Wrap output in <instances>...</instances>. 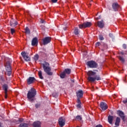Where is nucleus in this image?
I'll use <instances>...</instances> for the list:
<instances>
[{
  "mask_svg": "<svg viewBox=\"0 0 127 127\" xmlns=\"http://www.w3.org/2000/svg\"><path fill=\"white\" fill-rule=\"evenodd\" d=\"M43 69L44 71L49 75V76H52L53 73L51 72V67L49 66V63L45 62L42 64Z\"/></svg>",
  "mask_w": 127,
  "mask_h": 127,
  "instance_id": "f257e3e1",
  "label": "nucleus"
},
{
  "mask_svg": "<svg viewBox=\"0 0 127 127\" xmlns=\"http://www.w3.org/2000/svg\"><path fill=\"white\" fill-rule=\"evenodd\" d=\"M27 98L30 101H33L32 98H34L36 96V90L33 88H31V89L28 92Z\"/></svg>",
  "mask_w": 127,
  "mask_h": 127,
  "instance_id": "f03ea898",
  "label": "nucleus"
},
{
  "mask_svg": "<svg viewBox=\"0 0 127 127\" xmlns=\"http://www.w3.org/2000/svg\"><path fill=\"white\" fill-rule=\"evenodd\" d=\"M5 68V75L7 76H10L11 75V65H10V62L8 61L4 65Z\"/></svg>",
  "mask_w": 127,
  "mask_h": 127,
  "instance_id": "7ed1b4c3",
  "label": "nucleus"
},
{
  "mask_svg": "<svg viewBox=\"0 0 127 127\" xmlns=\"http://www.w3.org/2000/svg\"><path fill=\"white\" fill-rule=\"evenodd\" d=\"M86 65L89 68H97L98 67V64L93 61H90L87 62Z\"/></svg>",
  "mask_w": 127,
  "mask_h": 127,
  "instance_id": "20e7f679",
  "label": "nucleus"
},
{
  "mask_svg": "<svg viewBox=\"0 0 127 127\" xmlns=\"http://www.w3.org/2000/svg\"><path fill=\"white\" fill-rule=\"evenodd\" d=\"M79 28H87V27H90L92 26V23L91 22H85L82 24L78 25Z\"/></svg>",
  "mask_w": 127,
  "mask_h": 127,
  "instance_id": "39448f33",
  "label": "nucleus"
},
{
  "mask_svg": "<svg viewBox=\"0 0 127 127\" xmlns=\"http://www.w3.org/2000/svg\"><path fill=\"white\" fill-rule=\"evenodd\" d=\"M21 54L25 61H26L27 62L30 61V57H29V56H28V53H25V52H22Z\"/></svg>",
  "mask_w": 127,
  "mask_h": 127,
  "instance_id": "423d86ee",
  "label": "nucleus"
},
{
  "mask_svg": "<svg viewBox=\"0 0 127 127\" xmlns=\"http://www.w3.org/2000/svg\"><path fill=\"white\" fill-rule=\"evenodd\" d=\"M88 77L87 78V79L88 80V81L89 82H91V80L90 79V78H94V76L95 75H96V72H94L92 70H89L88 71V72L87 73Z\"/></svg>",
  "mask_w": 127,
  "mask_h": 127,
  "instance_id": "0eeeda50",
  "label": "nucleus"
},
{
  "mask_svg": "<svg viewBox=\"0 0 127 127\" xmlns=\"http://www.w3.org/2000/svg\"><path fill=\"white\" fill-rule=\"evenodd\" d=\"M3 90L4 91L5 99H7V90H8V85L6 84H4L2 86Z\"/></svg>",
  "mask_w": 127,
  "mask_h": 127,
  "instance_id": "6e6552de",
  "label": "nucleus"
},
{
  "mask_svg": "<svg viewBox=\"0 0 127 127\" xmlns=\"http://www.w3.org/2000/svg\"><path fill=\"white\" fill-rule=\"evenodd\" d=\"M59 124L61 127L65 126V119L63 117H61L59 119Z\"/></svg>",
  "mask_w": 127,
  "mask_h": 127,
  "instance_id": "1a4fd4ad",
  "label": "nucleus"
},
{
  "mask_svg": "<svg viewBox=\"0 0 127 127\" xmlns=\"http://www.w3.org/2000/svg\"><path fill=\"white\" fill-rule=\"evenodd\" d=\"M51 41V38L50 37H47L43 40L44 45H46V44H48V43H50Z\"/></svg>",
  "mask_w": 127,
  "mask_h": 127,
  "instance_id": "9d476101",
  "label": "nucleus"
},
{
  "mask_svg": "<svg viewBox=\"0 0 127 127\" xmlns=\"http://www.w3.org/2000/svg\"><path fill=\"white\" fill-rule=\"evenodd\" d=\"M112 7L115 11H118V10H119V8H120L121 6H120V5H119L118 3L115 2L113 3Z\"/></svg>",
  "mask_w": 127,
  "mask_h": 127,
  "instance_id": "9b49d317",
  "label": "nucleus"
},
{
  "mask_svg": "<svg viewBox=\"0 0 127 127\" xmlns=\"http://www.w3.org/2000/svg\"><path fill=\"white\" fill-rule=\"evenodd\" d=\"M100 108L102 109V111H106V110L108 109V105L105 102H101Z\"/></svg>",
  "mask_w": 127,
  "mask_h": 127,
  "instance_id": "f8f14e48",
  "label": "nucleus"
},
{
  "mask_svg": "<svg viewBox=\"0 0 127 127\" xmlns=\"http://www.w3.org/2000/svg\"><path fill=\"white\" fill-rule=\"evenodd\" d=\"M89 79H90L91 82H95L96 80H97V81H100V80H101V77L99 75H96L94 77V78L90 77Z\"/></svg>",
  "mask_w": 127,
  "mask_h": 127,
  "instance_id": "ddd939ff",
  "label": "nucleus"
},
{
  "mask_svg": "<svg viewBox=\"0 0 127 127\" xmlns=\"http://www.w3.org/2000/svg\"><path fill=\"white\" fill-rule=\"evenodd\" d=\"M35 81V78L33 77H30L27 80V83L28 85H30V84H32L33 82Z\"/></svg>",
  "mask_w": 127,
  "mask_h": 127,
  "instance_id": "4468645a",
  "label": "nucleus"
},
{
  "mask_svg": "<svg viewBox=\"0 0 127 127\" xmlns=\"http://www.w3.org/2000/svg\"><path fill=\"white\" fill-rule=\"evenodd\" d=\"M33 127H41V123L39 121H36L33 123Z\"/></svg>",
  "mask_w": 127,
  "mask_h": 127,
  "instance_id": "2eb2a0df",
  "label": "nucleus"
},
{
  "mask_svg": "<svg viewBox=\"0 0 127 127\" xmlns=\"http://www.w3.org/2000/svg\"><path fill=\"white\" fill-rule=\"evenodd\" d=\"M83 90H80L76 92V96L77 98H82V97H83Z\"/></svg>",
  "mask_w": 127,
  "mask_h": 127,
  "instance_id": "dca6fc26",
  "label": "nucleus"
},
{
  "mask_svg": "<svg viewBox=\"0 0 127 127\" xmlns=\"http://www.w3.org/2000/svg\"><path fill=\"white\" fill-rule=\"evenodd\" d=\"M118 114L119 115L120 117H121V119H122L123 121L125 122V114L124 112H123L121 111H118Z\"/></svg>",
  "mask_w": 127,
  "mask_h": 127,
  "instance_id": "f3484780",
  "label": "nucleus"
},
{
  "mask_svg": "<svg viewBox=\"0 0 127 127\" xmlns=\"http://www.w3.org/2000/svg\"><path fill=\"white\" fill-rule=\"evenodd\" d=\"M38 43V40L37 38H34L32 40V46H34L36 45Z\"/></svg>",
  "mask_w": 127,
  "mask_h": 127,
  "instance_id": "a211bd4d",
  "label": "nucleus"
},
{
  "mask_svg": "<svg viewBox=\"0 0 127 127\" xmlns=\"http://www.w3.org/2000/svg\"><path fill=\"white\" fill-rule=\"evenodd\" d=\"M98 27L100 28H103L104 27V21L102 20L101 21H98L97 22Z\"/></svg>",
  "mask_w": 127,
  "mask_h": 127,
  "instance_id": "6ab92c4d",
  "label": "nucleus"
},
{
  "mask_svg": "<svg viewBox=\"0 0 127 127\" xmlns=\"http://www.w3.org/2000/svg\"><path fill=\"white\" fill-rule=\"evenodd\" d=\"M113 121H114V117L110 115L108 116V122L110 125H112L113 124Z\"/></svg>",
  "mask_w": 127,
  "mask_h": 127,
  "instance_id": "aec40b11",
  "label": "nucleus"
},
{
  "mask_svg": "<svg viewBox=\"0 0 127 127\" xmlns=\"http://www.w3.org/2000/svg\"><path fill=\"white\" fill-rule=\"evenodd\" d=\"M120 123H121V119L117 117L115 124V126L119 127L120 126Z\"/></svg>",
  "mask_w": 127,
  "mask_h": 127,
  "instance_id": "412c9836",
  "label": "nucleus"
},
{
  "mask_svg": "<svg viewBox=\"0 0 127 127\" xmlns=\"http://www.w3.org/2000/svg\"><path fill=\"white\" fill-rule=\"evenodd\" d=\"M73 32L75 35H79V33H80V30H79V29L78 28L76 27L74 28Z\"/></svg>",
  "mask_w": 127,
  "mask_h": 127,
  "instance_id": "4be33fe9",
  "label": "nucleus"
},
{
  "mask_svg": "<svg viewBox=\"0 0 127 127\" xmlns=\"http://www.w3.org/2000/svg\"><path fill=\"white\" fill-rule=\"evenodd\" d=\"M64 72L65 73V74H67V75H69V74L71 73V69L69 68H66Z\"/></svg>",
  "mask_w": 127,
  "mask_h": 127,
  "instance_id": "5701e85b",
  "label": "nucleus"
},
{
  "mask_svg": "<svg viewBox=\"0 0 127 127\" xmlns=\"http://www.w3.org/2000/svg\"><path fill=\"white\" fill-rule=\"evenodd\" d=\"M38 76L40 78V79H41L42 80H43L44 77H43V76H42V71H38Z\"/></svg>",
  "mask_w": 127,
  "mask_h": 127,
  "instance_id": "b1692460",
  "label": "nucleus"
},
{
  "mask_svg": "<svg viewBox=\"0 0 127 127\" xmlns=\"http://www.w3.org/2000/svg\"><path fill=\"white\" fill-rule=\"evenodd\" d=\"M65 76H66V73H65L64 71L62 72L60 74V77L61 78H62V79H64V78H65Z\"/></svg>",
  "mask_w": 127,
  "mask_h": 127,
  "instance_id": "393cba45",
  "label": "nucleus"
},
{
  "mask_svg": "<svg viewBox=\"0 0 127 127\" xmlns=\"http://www.w3.org/2000/svg\"><path fill=\"white\" fill-rule=\"evenodd\" d=\"M10 24L11 26H15V25H17V22L15 21L14 23H13L12 21H10Z\"/></svg>",
  "mask_w": 127,
  "mask_h": 127,
  "instance_id": "a878e982",
  "label": "nucleus"
},
{
  "mask_svg": "<svg viewBox=\"0 0 127 127\" xmlns=\"http://www.w3.org/2000/svg\"><path fill=\"white\" fill-rule=\"evenodd\" d=\"M75 120L78 121H82V117L80 115H78L76 117Z\"/></svg>",
  "mask_w": 127,
  "mask_h": 127,
  "instance_id": "bb28decb",
  "label": "nucleus"
},
{
  "mask_svg": "<svg viewBox=\"0 0 127 127\" xmlns=\"http://www.w3.org/2000/svg\"><path fill=\"white\" fill-rule=\"evenodd\" d=\"M20 127H28V125L26 123H21L20 124Z\"/></svg>",
  "mask_w": 127,
  "mask_h": 127,
  "instance_id": "cd10ccee",
  "label": "nucleus"
},
{
  "mask_svg": "<svg viewBox=\"0 0 127 127\" xmlns=\"http://www.w3.org/2000/svg\"><path fill=\"white\" fill-rule=\"evenodd\" d=\"M25 33L26 34H30V30H29V29L27 27L25 29Z\"/></svg>",
  "mask_w": 127,
  "mask_h": 127,
  "instance_id": "c85d7f7f",
  "label": "nucleus"
},
{
  "mask_svg": "<svg viewBox=\"0 0 127 127\" xmlns=\"http://www.w3.org/2000/svg\"><path fill=\"white\" fill-rule=\"evenodd\" d=\"M39 58V56H38V55H36L34 57V59L35 61H37V60H38Z\"/></svg>",
  "mask_w": 127,
  "mask_h": 127,
  "instance_id": "c756f323",
  "label": "nucleus"
},
{
  "mask_svg": "<svg viewBox=\"0 0 127 127\" xmlns=\"http://www.w3.org/2000/svg\"><path fill=\"white\" fill-rule=\"evenodd\" d=\"M119 60H120V61H121V62H123V63L125 62V59L123 57L119 56Z\"/></svg>",
  "mask_w": 127,
  "mask_h": 127,
  "instance_id": "7c9ffc66",
  "label": "nucleus"
},
{
  "mask_svg": "<svg viewBox=\"0 0 127 127\" xmlns=\"http://www.w3.org/2000/svg\"><path fill=\"white\" fill-rule=\"evenodd\" d=\"M10 77L6 76V83H10Z\"/></svg>",
  "mask_w": 127,
  "mask_h": 127,
  "instance_id": "2f4dec72",
  "label": "nucleus"
},
{
  "mask_svg": "<svg viewBox=\"0 0 127 127\" xmlns=\"http://www.w3.org/2000/svg\"><path fill=\"white\" fill-rule=\"evenodd\" d=\"M10 31H11V33L12 34H14V32H15V30L14 29H12V28L11 29Z\"/></svg>",
  "mask_w": 127,
  "mask_h": 127,
  "instance_id": "473e14b6",
  "label": "nucleus"
},
{
  "mask_svg": "<svg viewBox=\"0 0 127 127\" xmlns=\"http://www.w3.org/2000/svg\"><path fill=\"white\" fill-rule=\"evenodd\" d=\"M99 39L100 40H104V37L103 36H99Z\"/></svg>",
  "mask_w": 127,
  "mask_h": 127,
  "instance_id": "72a5a7b5",
  "label": "nucleus"
},
{
  "mask_svg": "<svg viewBox=\"0 0 127 127\" xmlns=\"http://www.w3.org/2000/svg\"><path fill=\"white\" fill-rule=\"evenodd\" d=\"M100 45H101V43H100V42H97V43H96V47H98Z\"/></svg>",
  "mask_w": 127,
  "mask_h": 127,
  "instance_id": "f704fd0d",
  "label": "nucleus"
},
{
  "mask_svg": "<svg viewBox=\"0 0 127 127\" xmlns=\"http://www.w3.org/2000/svg\"><path fill=\"white\" fill-rule=\"evenodd\" d=\"M77 103L78 104H81V101L80 100V98H77Z\"/></svg>",
  "mask_w": 127,
  "mask_h": 127,
  "instance_id": "c9c22d12",
  "label": "nucleus"
},
{
  "mask_svg": "<svg viewBox=\"0 0 127 127\" xmlns=\"http://www.w3.org/2000/svg\"><path fill=\"white\" fill-rule=\"evenodd\" d=\"M123 47L124 49H127V45L126 44H123Z\"/></svg>",
  "mask_w": 127,
  "mask_h": 127,
  "instance_id": "e433bc0d",
  "label": "nucleus"
},
{
  "mask_svg": "<svg viewBox=\"0 0 127 127\" xmlns=\"http://www.w3.org/2000/svg\"><path fill=\"white\" fill-rule=\"evenodd\" d=\"M123 102L124 104H126V103H127V98H126L125 100H123Z\"/></svg>",
  "mask_w": 127,
  "mask_h": 127,
  "instance_id": "4c0bfd02",
  "label": "nucleus"
},
{
  "mask_svg": "<svg viewBox=\"0 0 127 127\" xmlns=\"http://www.w3.org/2000/svg\"><path fill=\"white\" fill-rule=\"evenodd\" d=\"M58 0H52V2L55 3V2H57V1Z\"/></svg>",
  "mask_w": 127,
  "mask_h": 127,
  "instance_id": "58836bf2",
  "label": "nucleus"
},
{
  "mask_svg": "<svg viewBox=\"0 0 127 127\" xmlns=\"http://www.w3.org/2000/svg\"><path fill=\"white\" fill-rule=\"evenodd\" d=\"M95 127H103V126H102L101 125H97Z\"/></svg>",
  "mask_w": 127,
  "mask_h": 127,
  "instance_id": "ea45409f",
  "label": "nucleus"
},
{
  "mask_svg": "<svg viewBox=\"0 0 127 127\" xmlns=\"http://www.w3.org/2000/svg\"><path fill=\"white\" fill-rule=\"evenodd\" d=\"M77 107L78 108H81V104H78V105H77Z\"/></svg>",
  "mask_w": 127,
  "mask_h": 127,
  "instance_id": "a19ab883",
  "label": "nucleus"
},
{
  "mask_svg": "<svg viewBox=\"0 0 127 127\" xmlns=\"http://www.w3.org/2000/svg\"><path fill=\"white\" fill-rule=\"evenodd\" d=\"M41 23H44V20L43 19L41 20Z\"/></svg>",
  "mask_w": 127,
  "mask_h": 127,
  "instance_id": "79ce46f5",
  "label": "nucleus"
},
{
  "mask_svg": "<svg viewBox=\"0 0 127 127\" xmlns=\"http://www.w3.org/2000/svg\"><path fill=\"white\" fill-rule=\"evenodd\" d=\"M35 107H36V108H38V107H39V104H36Z\"/></svg>",
  "mask_w": 127,
  "mask_h": 127,
  "instance_id": "37998d69",
  "label": "nucleus"
},
{
  "mask_svg": "<svg viewBox=\"0 0 127 127\" xmlns=\"http://www.w3.org/2000/svg\"><path fill=\"white\" fill-rule=\"evenodd\" d=\"M100 18H101V16H99V17L96 18V19L97 20H98L100 19Z\"/></svg>",
  "mask_w": 127,
  "mask_h": 127,
  "instance_id": "c03bdc74",
  "label": "nucleus"
},
{
  "mask_svg": "<svg viewBox=\"0 0 127 127\" xmlns=\"http://www.w3.org/2000/svg\"><path fill=\"white\" fill-rule=\"evenodd\" d=\"M24 120L22 119H19V122H20L21 123Z\"/></svg>",
  "mask_w": 127,
  "mask_h": 127,
  "instance_id": "a18cd8bd",
  "label": "nucleus"
},
{
  "mask_svg": "<svg viewBox=\"0 0 127 127\" xmlns=\"http://www.w3.org/2000/svg\"><path fill=\"white\" fill-rule=\"evenodd\" d=\"M109 36L110 37H113V34H109Z\"/></svg>",
  "mask_w": 127,
  "mask_h": 127,
  "instance_id": "49530a36",
  "label": "nucleus"
},
{
  "mask_svg": "<svg viewBox=\"0 0 127 127\" xmlns=\"http://www.w3.org/2000/svg\"><path fill=\"white\" fill-rule=\"evenodd\" d=\"M121 54H122V55H124V52H121Z\"/></svg>",
  "mask_w": 127,
  "mask_h": 127,
  "instance_id": "de8ad7c7",
  "label": "nucleus"
},
{
  "mask_svg": "<svg viewBox=\"0 0 127 127\" xmlns=\"http://www.w3.org/2000/svg\"><path fill=\"white\" fill-rule=\"evenodd\" d=\"M64 30H66V28H64Z\"/></svg>",
  "mask_w": 127,
  "mask_h": 127,
  "instance_id": "09e8293b",
  "label": "nucleus"
},
{
  "mask_svg": "<svg viewBox=\"0 0 127 127\" xmlns=\"http://www.w3.org/2000/svg\"><path fill=\"white\" fill-rule=\"evenodd\" d=\"M86 54H87V52H86Z\"/></svg>",
  "mask_w": 127,
  "mask_h": 127,
  "instance_id": "8fccbe9b",
  "label": "nucleus"
}]
</instances>
